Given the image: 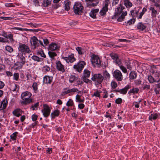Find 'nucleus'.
Returning <instances> with one entry per match:
<instances>
[{
  "label": "nucleus",
  "instance_id": "nucleus-23",
  "mask_svg": "<svg viewBox=\"0 0 160 160\" xmlns=\"http://www.w3.org/2000/svg\"><path fill=\"white\" fill-rule=\"evenodd\" d=\"M60 114V111L58 109H56L51 114L52 118H55L56 117L58 116Z\"/></svg>",
  "mask_w": 160,
  "mask_h": 160
},
{
  "label": "nucleus",
  "instance_id": "nucleus-5",
  "mask_svg": "<svg viewBox=\"0 0 160 160\" xmlns=\"http://www.w3.org/2000/svg\"><path fill=\"white\" fill-rule=\"evenodd\" d=\"M86 65V63L84 61H79L73 66V68L75 71L81 73Z\"/></svg>",
  "mask_w": 160,
  "mask_h": 160
},
{
  "label": "nucleus",
  "instance_id": "nucleus-30",
  "mask_svg": "<svg viewBox=\"0 0 160 160\" xmlns=\"http://www.w3.org/2000/svg\"><path fill=\"white\" fill-rule=\"evenodd\" d=\"M13 29H17V30H19L21 31H33L34 30V31H36L38 32L39 30V29H36V30H35V29H34V30L29 29H29H26V28H18V27L14 28H13Z\"/></svg>",
  "mask_w": 160,
  "mask_h": 160
},
{
  "label": "nucleus",
  "instance_id": "nucleus-61",
  "mask_svg": "<svg viewBox=\"0 0 160 160\" xmlns=\"http://www.w3.org/2000/svg\"><path fill=\"white\" fill-rule=\"evenodd\" d=\"M122 102V99L121 98H118L115 100V103L117 104H121Z\"/></svg>",
  "mask_w": 160,
  "mask_h": 160
},
{
  "label": "nucleus",
  "instance_id": "nucleus-36",
  "mask_svg": "<svg viewBox=\"0 0 160 160\" xmlns=\"http://www.w3.org/2000/svg\"><path fill=\"white\" fill-rule=\"evenodd\" d=\"M19 57L20 58V63L22 65V66L25 63V58L23 56V54H21Z\"/></svg>",
  "mask_w": 160,
  "mask_h": 160
},
{
  "label": "nucleus",
  "instance_id": "nucleus-53",
  "mask_svg": "<svg viewBox=\"0 0 160 160\" xmlns=\"http://www.w3.org/2000/svg\"><path fill=\"white\" fill-rule=\"evenodd\" d=\"M33 90L36 92L38 89V84L37 82H34L32 85Z\"/></svg>",
  "mask_w": 160,
  "mask_h": 160
},
{
  "label": "nucleus",
  "instance_id": "nucleus-50",
  "mask_svg": "<svg viewBox=\"0 0 160 160\" xmlns=\"http://www.w3.org/2000/svg\"><path fill=\"white\" fill-rule=\"evenodd\" d=\"M11 89L13 91H16L19 89V87H18L16 84H14L13 86H12Z\"/></svg>",
  "mask_w": 160,
  "mask_h": 160
},
{
  "label": "nucleus",
  "instance_id": "nucleus-8",
  "mask_svg": "<svg viewBox=\"0 0 160 160\" xmlns=\"http://www.w3.org/2000/svg\"><path fill=\"white\" fill-rule=\"evenodd\" d=\"M43 106V109H42V112L45 118H47L50 115V109L49 106L47 104H44Z\"/></svg>",
  "mask_w": 160,
  "mask_h": 160
},
{
  "label": "nucleus",
  "instance_id": "nucleus-2",
  "mask_svg": "<svg viewBox=\"0 0 160 160\" xmlns=\"http://www.w3.org/2000/svg\"><path fill=\"white\" fill-rule=\"evenodd\" d=\"M91 80L95 82V85L98 86L99 85H102V83L104 80V78L101 74H95L92 75L91 78Z\"/></svg>",
  "mask_w": 160,
  "mask_h": 160
},
{
  "label": "nucleus",
  "instance_id": "nucleus-40",
  "mask_svg": "<svg viewBox=\"0 0 160 160\" xmlns=\"http://www.w3.org/2000/svg\"><path fill=\"white\" fill-rule=\"evenodd\" d=\"M31 58L33 60L38 62H41L42 60V58H39V57L35 55L32 56Z\"/></svg>",
  "mask_w": 160,
  "mask_h": 160
},
{
  "label": "nucleus",
  "instance_id": "nucleus-14",
  "mask_svg": "<svg viewBox=\"0 0 160 160\" xmlns=\"http://www.w3.org/2000/svg\"><path fill=\"white\" fill-rule=\"evenodd\" d=\"M60 46L56 43L52 42L48 47L49 50L51 51L59 50Z\"/></svg>",
  "mask_w": 160,
  "mask_h": 160
},
{
  "label": "nucleus",
  "instance_id": "nucleus-46",
  "mask_svg": "<svg viewBox=\"0 0 160 160\" xmlns=\"http://www.w3.org/2000/svg\"><path fill=\"white\" fill-rule=\"evenodd\" d=\"M39 106V102H37L34 104L33 105H32L30 108H32L33 110H37L38 109V107Z\"/></svg>",
  "mask_w": 160,
  "mask_h": 160
},
{
  "label": "nucleus",
  "instance_id": "nucleus-60",
  "mask_svg": "<svg viewBox=\"0 0 160 160\" xmlns=\"http://www.w3.org/2000/svg\"><path fill=\"white\" fill-rule=\"evenodd\" d=\"M8 38L9 39L11 42L14 41V40L13 38V35L12 34L8 35L7 38H6V39H7Z\"/></svg>",
  "mask_w": 160,
  "mask_h": 160
},
{
  "label": "nucleus",
  "instance_id": "nucleus-54",
  "mask_svg": "<svg viewBox=\"0 0 160 160\" xmlns=\"http://www.w3.org/2000/svg\"><path fill=\"white\" fill-rule=\"evenodd\" d=\"M120 68L122 71L124 73H127V70L126 68L124 66L122 65L119 66Z\"/></svg>",
  "mask_w": 160,
  "mask_h": 160
},
{
  "label": "nucleus",
  "instance_id": "nucleus-12",
  "mask_svg": "<svg viewBox=\"0 0 160 160\" xmlns=\"http://www.w3.org/2000/svg\"><path fill=\"white\" fill-rule=\"evenodd\" d=\"M131 86L130 85H127L124 88L120 89H116L114 90V92H120L121 94H125L127 93L128 90L130 88Z\"/></svg>",
  "mask_w": 160,
  "mask_h": 160
},
{
  "label": "nucleus",
  "instance_id": "nucleus-52",
  "mask_svg": "<svg viewBox=\"0 0 160 160\" xmlns=\"http://www.w3.org/2000/svg\"><path fill=\"white\" fill-rule=\"evenodd\" d=\"M50 70V68L47 65L44 66L43 68V70L45 72H47L49 71Z\"/></svg>",
  "mask_w": 160,
  "mask_h": 160
},
{
  "label": "nucleus",
  "instance_id": "nucleus-38",
  "mask_svg": "<svg viewBox=\"0 0 160 160\" xmlns=\"http://www.w3.org/2000/svg\"><path fill=\"white\" fill-rule=\"evenodd\" d=\"M135 19L134 18L131 19L129 21H128L127 22H125V24L126 26L130 25L132 24H134L135 23Z\"/></svg>",
  "mask_w": 160,
  "mask_h": 160
},
{
  "label": "nucleus",
  "instance_id": "nucleus-26",
  "mask_svg": "<svg viewBox=\"0 0 160 160\" xmlns=\"http://www.w3.org/2000/svg\"><path fill=\"white\" fill-rule=\"evenodd\" d=\"M76 49L78 52V54L80 55L83 54L86 52L85 49L81 47H78L76 48Z\"/></svg>",
  "mask_w": 160,
  "mask_h": 160
},
{
  "label": "nucleus",
  "instance_id": "nucleus-58",
  "mask_svg": "<svg viewBox=\"0 0 160 160\" xmlns=\"http://www.w3.org/2000/svg\"><path fill=\"white\" fill-rule=\"evenodd\" d=\"M38 116L37 115L33 114L32 116V119L33 121H36V120L37 119Z\"/></svg>",
  "mask_w": 160,
  "mask_h": 160
},
{
  "label": "nucleus",
  "instance_id": "nucleus-49",
  "mask_svg": "<svg viewBox=\"0 0 160 160\" xmlns=\"http://www.w3.org/2000/svg\"><path fill=\"white\" fill-rule=\"evenodd\" d=\"M71 2H68L65 5V9L67 11H68L70 10V5Z\"/></svg>",
  "mask_w": 160,
  "mask_h": 160
},
{
  "label": "nucleus",
  "instance_id": "nucleus-62",
  "mask_svg": "<svg viewBox=\"0 0 160 160\" xmlns=\"http://www.w3.org/2000/svg\"><path fill=\"white\" fill-rule=\"evenodd\" d=\"M33 2L35 6L38 7L40 6L39 2L38 0H33Z\"/></svg>",
  "mask_w": 160,
  "mask_h": 160
},
{
  "label": "nucleus",
  "instance_id": "nucleus-56",
  "mask_svg": "<svg viewBox=\"0 0 160 160\" xmlns=\"http://www.w3.org/2000/svg\"><path fill=\"white\" fill-rule=\"evenodd\" d=\"M111 85L112 88L113 89H115L118 86L117 83L114 81H112L111 82Z\"/></svg>",
  "mask_w": 160,
  "mask_h": 160
},
{
  "label": "nucleus",
  "instance_id": "nucleus-47",
  "mask_svg": "<svg viewBox=\"0 0 160 160\" xmlns=\"http://www.w3.org/2000/svg\"><path fill=\"white\" fill-rule=\"evenodd\" d=\"M148 79L149 82L151 83L155 82V79L151 75L149 76Z\"/></svg>",
  "mask_w": 160,
  "mask_h": 160
},
{
  "label": "nucleus",
  "instance_id": "nucleus-15",
  "mask_svg": "<svg viewBox=\"0 0 160 160\" xmlns=\"http://www.w3.org/2000/svg\"><path fill=\"white\" fill-rule=\"evenodd\" d=\"M53 78L52 76L46 75L43 77V82L46 84H51L52 82Z\"/></svg>",
  "mask_w": 160,
  "mask_h": 160
},
{
  "label": "nucleus",
  "instance_id": "nucleus-33",
  "mask_svg": "<svg viewBox=\"0 0 160 160\" xmlns=\"http://www.w3.org/2000/svg\"><path fill=\"white\" fill-rule=\"evenodd\" d=\"M68 61L69 62L72 63L76 61V59L74 57V54L72 53L68 57Z\"/></svg>",
  "mask_w": 160,
  "mask_h": 160
},
{
  "label": "nucleus",
  "instance_id": "nucleus-24",
  "mask_svg": "<svg viewBox=\"0 0 160 160\" xmlns=\"http://www.w3.org/2000/svg\"><path fill=\"white\" fill-rule=\"evenodd\" d=\"M53 51H49L48 52V54L49 57L52 60H55V57L57 56V54L55 52H53Z\"/></svg>",
  "mask_w": 160,
  "mask_h": 160
},
{
  "label": "nucleus",
  "instance_id": "nucleus-51",
  "mask_svg": "<svg viewBox=\"0 0 160 160\" xmlns=\"http://www.w3.org/2000/svg\"><path fill=\"white\" fill-rule=\"evenodd\" d=\"M87 78H83L82 79L83 81L87 83L92 84V81L91 80Z\"/></svg>",
  "mask_w": 160,
  "mask_h": 160
},
{
  "label": "nucleus",
  "instance_id": "nucleus-29",
  "mask_svg": "<svg viewBox=\"0 0 160 160\" xmlns=\"http://www.w3.org/2000/svg\"><path fill=\"white\" fill-rule=\"evenodd\" d=\"M81 96L77 94L76 97V102L80 103L83 102H84V98H83L82 99L81 98Z\"/></svg>",
  "mask_w": 160,
  "mask_h": 160
},
{
  "label": "nucleus",
  "instance_id": "nucleus-48",
  "mask_svg": "<svg viewBox=\"0 0 160 160\" xmlns=\"http://www.w3.org/2000/svg\"><path fill=\"white\" fill-rule=\"evenodd\" d=\"M6 50L8 52L11 53L13 52V50L12 48L10 46H7L5 47Z\"/></svg>",
  "mask_w": 160,
  "mask_h": 160
},
{
  "label": "nucleus",
  "instance_id": "nucleus-43",
  "mask_svg": "<svg viewBox=\"0 0 160 160\" xmlns=\"http://www.w3.org/2000/svg\"><path fill=\"white\" fill-rule=\"evenodd\" d=\"M18 134V132H15L13 133L10 136L11 139L13 140H16Z\"/></svg>",
  "mask_w": 160,
  "mask_h": 160
},
{
  "label": "nucleus",
  "instance_id": "nucleus-63",
  "mask_svg": "<svg viewBox=\"0 0 160 160\" xmlns=\"http://www.w3.org/2000/svg\"><path fill=\"white\" fill-rule=\"evenodd\" d=\"M38 123V121H36L32 123L30 126V128H34L35 126H36Z\"/></svg>",
  "mask_w": 160,
  "mask_h": 160
},
{
  "label": "nucleus",
  "instance_id": "nucleus-11",
  "mask_svg": "<svg viewBox=\"0 0 160 160\" xmlns=\"http://www.w3.org/2000/svg\"><path fill=\"white\" fill-rule=\"evenodd\" d=\"M147 25L148 24L146 23H143L142 22H139L137 25V28L140 31H146L147 28Z\"/></svg>",
  "mask_w": 160,
  "mask_h": 160
},
{
  "label": "nucleus",
  "instance_id": "nucleus-3",
  "mask_svg": "<svg viewBox=\"0 0 160 160\" xmlns=\"http://www.w3.org/2000/svg\"><path fill=\"white\" fill-rule=\"evenodd\" d=\"M18 49V51L22 53V54L25 55L26 53H29L31 52L28 45L21 43H19Z\"/></svg>",
  "mask_w": 160,
  "mask_h": 160
},
{
  "label": "nucleus",
  "instance_id": "nucleus-57",
  "mask_svg": "<svg viewBox=\"0 0 160 160\" xmlns=\"http://www.w3.org/2000/svg\"><path fill=\"white\" fill-rule=\"evenodd\" d=\"M19 74L18 73H15L13 75V79L16 81L19 79Z\"/></svg>",
  "mask_w": 160,
  "mask_h": 160
},
{
  "label": "nucleus",
  "instance_id": "nucleus-32",
  "mask_svg": "<svg viewBox=\"0 0 160 160\" xmlns=\"http://www.w3.org/2000/svg\"><path fill=\"white\" fill-rule=\"evenodd\" d=\"M139 91V89L138 88H133L132 89H130L128 92L129 94L133 93L135 94L137 93Z\"/></svg>",
  "mask_w": 160,
  "mask_h": 160
},
{
  "label": "nucleus",
  "instance_id": "nucleus-6",
  "mask_svg": "<svg viewBox=\"0 0 160 160\" xmlns=\"http://www.w3.org/2000/svg\"><path fill=\"white\" fill-rule=\"evenodd\" d=\"M83 7L82 5L79 2H76L73 7L74 13L78 15H80L82 12Z\"/></svg>",
  "mask_w": 160,
  "mask_h": 160
},
{
  "label": "nucleus",
  "instance_id": "nucleus-27",
  "mask_svg": "<svg viewBox=\"0 0 160 160\" xmlns=\"http://www.w3.org/2000/svg\"><path fill=\"white\" fill-rule=\"evenodd\" d=\"M90 72L87 69H85L84 70L83 75L82 77L83 78H89L90 74Z\"/></svg>",
  "mask_w": 160,
  "mask_h": 160
},
{
  "label": "nucleus",
  "instance_id": "nucleus-21",
  "mask_svg": "<svg viewBox=\"0 0 160 160\" xmlns=\"http://www.w3.org/2000/svg\"><path fill=\"white\" fill-rule=\"evenodd\" d=\"M159 114L157 113L153 112L149 116V119L152 121V120H155L158 118Z\"/></svg>",
  "mask_w": 160,
  "mask_h": 160
},
{
  "label": "nucleus",
  "instance_id": "nucleus-7",
  "mask_svg": "<svg viewBox=\"0 0 160 160\" xmlns=\"http://www.w3.org/2000/svg\"><path fill=\"white\" fill-rule=\"evenodd\" d=\"M91 62L94 67H100L101 65V61L97 55H94L92 58Z\"/></svg>",
  "mask_w": 160,
  "mask_h": 160
},
{
  "label": "nucleus",
  "instance_id": "nucleus-22",
  "mask_svg": "<svg viewBox=\"0 0 160 160\" xmlns=\"http://www.w3.org/2000/svg\"><path fill=\"white\" fill-rule=\"evenodd\" d=\"M8 101L4 99L1 102V106H0V110H2L5 109L8 104Z\"/></svg>",
  "mask_w": 160,
  "mask_h": 160
},
{
  "label": "nucleus",
  "instance_id": "nucleus-20",
  "mask_svg": "<svg viewBox=\"0 0 160 160\" xmlns=\"http://www.w3.org/2000/svg\"><path fill=\"white\" fill-rule=\"evenodd\" d=\"M12 113L14 115L17 117H19L21 116L22 111L21 109L17 108L13 111Z\"/></svg>",
  "mask_w": 160,
  "mask_h": 160
},
{
  "label": "nucleus",
  "instance_id": "nucleus-59",
  "mask_svg": "<svg viewBox=\"0 0 160 160\" xmlns=\"http://www.w3.org/2000/svg\"><path fill=\"white\" fill-rule=\"evenodd\" d=\"M98 3V1H97L96 3L91 2V3H89V2H88L87 4H88V6L94 7L96 6Z\"/></svg>",
  "mask_w": 160,
  "mask_h": 160
},
{
  "label": "nucleus",
  "instance_id": "nucleus-9",
  "mask_svg": "<svg viewBox=\"0 0 160 160\" xmlns=\"http://www.w3.org/2000/svg\"><path fill=\"white\" fill-rule=\"evenodd\" d=\"M56 68L57 70L63 73L65 72V67L60 61L57 60L55 62Z\"/></svg>",
  "mask_w": 160,
  "mask_h": 160
},
{
  "label": "nucleus",
  "instance_id": "nucleus-41",
  "mask_svg": "<svg viewBox=\"0 0 160 160\" xmlns=\"http://www.w3.org/2000/svg\"><path fill=\"white\" fill-rule=\"evenodd\" d=\"M66 106L68 107L74 106V104L73 101L71 99H69L66 103Z\"/></svg>",
  "mask_w": 160,
  "mask_h": 160
},
{
  "label": "nucleus",
  "instance_id": "nucleus-44",
  "mask_svg": "<svg viewBox=\"0 0 160 160\" xmlns=\"http://www.w3.org/2000/svg\"><path fill=\"white\" fill-rule=\"evenodd\" d=\"M139 11H136L132 10L130 11V14L133 17H137Z\"/></svg>",
  "mask_w": 160,
  "mask_h": 160
},
{
  "label": "nucleus",
  "instance_id": "nucleus-37",
  "mask_svg": "<svg viewBox=\"0 0 160 160\" xmlns=\"http://www.w3.org/2000/svg\"><path fill=\"white\" fill-rule=\"evenodd\" d=\"M103 78H104V79H108L110 78V74L106 70H105L103 72Z\"/></svg>",
  "mask_w": 160,
  "mask_h": 160
},
{
  "label": "nucleus",
  "instance_id": "nucleus-31",
  "mask_svg": "<svg viewBox=\"0 0 160 160\" xmlns=\"http://www.w3.org/2000/svg\"><path fill=\"white\" fill-rule=\"evenodd\" d=\"M124 5L127 8H129L132 5V4L130 2L129 0H124Z\"/></svg>",
  "mask_w": 160,
  "mask_h": 160
},
{
  "label": "nucleus",
  "instance_id": "nucleus-28",
  "mask_svg": "<svg viewBox=\"0 0 160 160\" xmlns=\"http://www.w3.org/2000/svg\"><path fill=\"white\" fill-rule=\"evenodd\" d=\"M129 77L130 79H134L137 77V73L135 72L131 71L129 74Z\"/></svg>",
  "mask_w": 160,
  "mask_h": 160
},
{
  "label": "nucleus",
  "instance_id": "nucleus-16",
  "mask_svg": "<svg viewBox=\"0 0 160 160\" xmlns=\"http://www.w3.org/2000/svg\"><path fill=\"white\" fill-rule=\"evenodd\" d=\"M115 12L114 15L112 16V19H116L117 17L119 16L123 11H122V9H120V6L117 8L115 9Z\"/></svg>",
  "mask_w": 160,
  "mask_h": 160
},
{
  "label": "nucleus",
  "instance_id": "nucleus-18",
  "mask_svg": "<svg viewBox=\"0 0 160 160\" xmlns=\"http://www.w3.org/2000/svg\"><path fill=\"white\" fill-rule=\"evenodd\" d=\"M99 9H96L92 10L89 13L90 16L93 18H96V14L98 12Z\"/></svg>",
  "mask_w": 160,
  "mask_h": 160
},
{
  "label": "nucleus",
  "instance_id": "nucleus-64",
  "mask_svg": "<svg viewBox=\"0 0 160 160\" xmlns=\"http://www.w3.org/2000/svg\"><path fill=\"white\" fill-rule=\"evenodd\" d=\"M106 114H105L104 115V116L105 117H106L107 118H109L110 119H112V115H110L109 113L108 112H106Z\"/></svg>",
  "mask_w": 160,
  "mask_h": 160
},
{
  "label": "nucleus",
  "instance_id": "nucleus-35",
  "mask_svg": "<svg viewBox=\"0 0 160 160\" xmlns=\"http://www.w3.org/2000/svg\"><path fill=\"white\" fill-rule=\"evenodd\" d=\"M78 79V77L74 75H71L69 79V81L70 83H72L75 81H76Z\"/></svg>",
  "mask_w": 160,
  "mask_h": 160
},
{
  "label": "nucleus",
  "instance_id": "nucleus-45",
  "mask_svg": "<svg viewBox=\"0 0 160 160\" xmlns=\"http://www.w3.org/2000/svg\"><path fill=\"white\" fill-rule=\"evenodd\" d=\"M37 54L38 55H40V56L44 58H45L46 56L44 52L42 50H40V51H38L37 52Z\"/></svg>",
  "mask_w": 160,
  "mask_h": 160
},
{
  "label": "nucleus",
  "instance_id": "nucleus-1",
  "mask_svg": "<svg viewBox=\"0 0 160 160\" xmlns=\"http://www.w3.org/2000/svg\"><path fill=\"white\" fill-rule=\"evenodd\" d=\"M31 95V93L28 91L22 93L21 97L23 101L21 102V104L23 105H26L32 102V100L30 98Z\"/></svg>",
  "mask_w": 160,
  "mask_h": 160
},
{
  "label": "nucleus",
  "instance_id": "nucleus-25",
  "mask_svg": "<svg viewBox=\"0 0 160 160\" xmlns=\"http://www.w3.org/2000/svg\"><path fill=\"white\" fill-rule=\"evenodd\" d=\"M125 65L128 69L130 70H132V66L131 64V62L130 60H126L125 62Z\"/></svg>",
  "mask_w": 160,
  "mask_h": 160
},
{
  "label": "nucleus",
  "instance_id": "nucleus-13",
  "mask_svg": "<svg viewBox=\"0 0 160 160\" xmlns=\"http://www.w3.org/2000/svg\"><path fill=\"white\" fill-rule=\"evenodd\" d=\"M110 56L112 59L114 60L115 62L119 65H121V62L119 58L118 55L115 53H112L110 54Z\"/></svg>",
  "mask_w": 160,
  "mask_h": 160
},
{
  "label": "nucleus",
  "instance_id": "nucleus-34",
  "mask_svg": "<svg viewBox=\"0 0 160 160\" xmlns=\"http://www.w3.org/2000/svg\"><path fill=\"white\" fill-rule=\"evenodd\" d=\"M52 0H44L42 3V5L44 7H47L51 4V2Z\"/></svg>",
  "mask_w": 160,
  "mask_h": 160
},
{
  "label": "nucleus",
  "instance_id": "nucleus-55",
  "mask_svg": "<svg viewBox=\"0 0 160 160\" xmlns=\"http://www.w3.org/2000/svg\"><path fill=\"white\" fill-rule=\"evenodd\" d=\"M100 93V92H99L98 90H97L96 92L94 93L92 95V97L95 96L100 98L101 95Z\"/></svg>",
  "mask_w": 160,
  "mask_h": 160
},
{
  "label": "nucleus",
  "instance_id": "nucleus-10",
  "mask_svg": "<svg viewBox=\"0 0 160 160\" xmlns=\"http://www.w3.org/2000/svg\"><path fill=\"white\" fill-rule=\"evenodd\" d=\"M113 76L118 81H120L122 79V73L119 70H116L114 71Z\"/></svg>",
  "mask_w": 160,
  "mask_h": 160
},
{
  "label": "nucleus",
  "instance_id": "nucleus-42",
  "mask_svg": "<svg viewBox=\"0 0 160 160\" xmlns=\"http://www.w3.org/2000/svg\"><path fill=\"white\" fill-rule=\"evenodd\" d=\"M108 9L102 7L100 10L99 13L101 16H104L106 14V12L108 11Z\"/></svg>",
  "mask_w": 160,
  "mask_h": 160
},
{
  "label": "nucleus",
  "instance_id": "nucleus-39",
  "mask_svg": "<svg viewBox=\"0 0 160 160\" xmlns=\"http://www.w3.org/2000/svg\"><path fill=\"white\" fill-rule=\"evenodd\" d=\"M147 11V9L146 8H143L142 12H140L139 16L138 17H137L138 18V19H141L142 18V17L143 16V15Z\"/></svg>",
  "mask_w": 160,
  "mask_h": 160
},
{
  "label": "nucleus",
  "instance_id": "nucleus-19",
  "mask_svg": "<svg viewBox=\"0 0 160 160\" xmlns=\"http://www.w3.org/2000/svg\"><path fill=\"white\" fill-rule=\"evenodd\" d=\"M127 14V11H123L122 13V14L120 17H117L116 19L117 18V21L118 22H122V21L125 18V16H126Z\"/></svg>",
  "mask_w": 160,
  "mask_h": 160
},
{
  "label": "nucleus",
  "instance_id": "nucleus-17",
  "mask_svg": "<svg viewBox=\"0 0 160 160\" xmlns=\"http://www.w3.org/2000/svg\"><path fill=\"white\" fill-rule=\"evenodd\" d=\"M152 74L153 75L154 78L155 79V82H160V73L159 72L152 71Z\"/></svg>",
  "mask_w": 160,
  "mask_h": 160
},
{
  "label": "nucleus",
  "instance_id": "nucleus-4",
  "mask_svg": "<svg viewBox=\"0 0 160 160\" xmlns=\"http://www.w3.org/2000/svg\"><path fill=\"white\" fill-rule=\"evenodd\" d=\"M30 43L31 46H32V48L33 50L35 49L36 48L38 47L39 44L44 47V45L42 41L40 40H38L35 36H33L31 38Z\"/></svg>",
  "mask_w": 160,
  "mask_h": 160
}]
</instances>
